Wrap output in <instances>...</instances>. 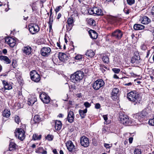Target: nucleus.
<instances>
[{
	"label": "nucleus",
	"mask_w": 154,
	"mask_h": 154,
	"mask_svg": "<svg viewBox=\"0 0 154 154\" xmlns=\"http://www.w3.org/2000/svg\"><path fill=\"white\" fill-rule=\"evenodd\" d=\"M127 97L128 99L132 102L134 105L140 103L141 100L140 94L135 91H133L128 93Z\"/></svg>",
	"instance_id": "f257e3e1"
},
{
	"label": "nucleus",
	"mask_w": 154,
	"mask_h": 154,
	"mask_svg": "<svg viewBox=\"0 0 154 154\" xmlns=\"http://www.w3.org/2000/svg\"><path fill=\"white\" fill-rule=\"evenodd\" d=\"M84 76V73L82 71H77L71 75L70 76V80L73 82L76 83L81 80L83 79Z\"/></svg>",
	"instance_id": "f03ea898"
},
{
	"label": "nucleus",
	"mask_w": 154,
	"mask_h": 154,
	"mask_svg": "<svg viewBox=\"0 0 154 154\" xmlns=\"http://www.w3.org/2000/svg\"><path fill=\"white\" fill-rule=\"evenodd\" d=\"M88 12L91 15H100L103 14L102 10L98 7H94L89 8Z\"/></svg>",
	"instance_id": "7ed1b4c3"
},
{
	"label": "nucleus",
	"mask_w": 154,
	"mask_h": 154,
	"mask_svg": "<svg viewBox=\"0 0 154 154\" xmlns=\"http://www.w3.org/2000/svg\"><path fill=\"white\" fill-rule=\"evenodd\" d=\"M145 115L143 112L137 113L133 115V117L134 119H136L135 122H137L138 124V122H142L144 119Z\"/></svg>",
	"instance_id": "20e7f679"
},
{
	"label": "nucleus",
	"mask_w": 154,
	"mask_h": 154,
	"mask_svg": "<svg viewBox=\"0 0 154 154\" xmlns=\"http://www.w3.org/2000/svg\"><path fill=\"white\" fill-rule=\"evenodd\" d=\"M104 81L102 79H98L93 84L92 87L95 90H97L102 87L104 85Z\"/></svg>",
	"instance_id": "39448f33"
},
{
	"label": "nucleus",
	"mask_w": 154,
	"mask_h": 154,
	"mask_svg": "<svg viewBox=\"0 0 154 154\" xmlns=\"http://www.w3.org/2000/svg\"><path fill=\"white\" fill-rule=\"evenodd\" d=\"M31 79L34 82H37L40 80L39 75L35 70H32L30 72Z\"/></svg>",
	"instance_id": "423d86ee"
},
{
	"label": "nucleus",
	"mask_w": 154,
	"mask_h": 154,
	"mask_svg": "<svg viewBox=\"0 0 154 154\" xmlns=\"http://www.w3.org/2000/svg\"><path fill=\"white\" fill-rule=\"evenodd\" d=\"M15 136L17 138L23 140L25 137V132L21 128H18L15 133Z\"/></svg>",
	"instance_id": "0eeeda50"
},
{
	"label": "nucleus",
	"mask_w": 154,
	"mask_h": 154,
	"mask_svg": "<svg viewBox=\"0 0 154 154\" xmlns=\"http://www.w3.org/2000/svg\"><path fill=\"white\" fill-rule=\"evenodd\" d=\"M29 30L31 34H33L39 30V28L36 24L31 23L29 25Z\"/></svg>",
	"instance_id": "6e6552de"
},
{
	"label": "nucleus",
	"mask_w": 154,
	"mask_h": 154,
	"mask_svg": "<svg viewBox=\"0 0 154 154\" xmlns=\"http://www.w3.org/2000/svg\"><path fill=\"white\" fill-rule=\"evenodd\" d=\"M123 35V32L120 29H117L112 32L111 36L116 39L119 40L121 38Z\"/></svg>",
	"instance_id": "1a4fd4ad"
},
{
	"label": "nucleus",
	"mask_w": 154,
	"mask_h": 154,
	"mask_svg": "<svg viewBox=\"0 0 154 154\" xmlns=\"http://www.w3.org/2000/svg\"><path fill=\"white\" fill-rule=\"evenodd\" d=\"M39 97L44 103L48 104L50 101V97L45 93H41L39 95Z\"/></svg>",
	"instance_id": "9d476101"
},
{
	"label": "nucleus",
	"mask_w": 154,
	"mask_h": 154,
	"mask_svg": "<svg viewBox=\"0 0 154 154\" xmlns=\"http://www.w3.org/2000/svg\"><path fill=\"white\" fill-rule=\"evenodd\" d=\"M51 50L49 47H45L41 50V54L42 56L47 57L50 55Z\"/></svg>",
	"instance_id": "9b49d317"
},
{
	"label": "nucleus",
	"mask_w": 154,
	"mask_h": 154,
	"mask_svg": "<svg viewBox=\"0 0 154 154\" xmlns=\"http://www.w3.org/2000/svg\"><path fill=\"white\" fill-rule=\"evenodd\" d=\"M80 143L82 146L88 147L89 143L88 138L85 136L82 137L80 138Z\"/></svg>",
	"instance_id": "f8f14e48"
},
{
	"label": "nucleus",
	"mask_w": 154,
	"mask_h": 154,
	"mask_svg": "<svg viewBox=\"0 0 154 154\" xmlns=\"http://www.w3.org/2000/svg\"><path fill=\"white\" fill-rule=\"evenodd\" d=\"M5 41L11 47H14L15 44V40L13 38L10 37H7L5 38Z\"/></svg>",
	"instance_id": "ddd939ff"
},
{
	"label": "nucleus",
	"mask_w": 154,
	"mask_h": 154,
	"mask_svg": "<svg viewBox=\"0 0 154 154\" xmlns=\"http://www.w3.org/2000/svg\"><path fill=\"white\" fill-rule=\"evenodd\" d=\"M119 92V89L117 88H114L111 93L112 98L114 100L116 101L117 100L118 94Z\"/></svg>",
	"instance_id": "4468645a"
},
{
	"label": "nucleus",
	"mask_w": 154,
	"mask_h": 154,
	"mask_svg": "<svg viewBox=\"0 0 154 154\" xmlns=\"http://www.w3.org/2000/svg\"><path fill=\"white\" fill-rule=\"evenodd\" d=\"M66 146L67 149L69 151L72 152L74 151L75 149V146L74 145L72 142L71 141L67 142L66 143Z\"/></svg>",
	"instance_id": "2eb2a0df"
},
{
	"label": "nucleus",
	"mask_w": 154,
	"mask_h": 154,
	"mask_svg": "<svg viewBox=\"0 0 154 154\" xmlns=\"http://www.w3.org/2000/svg\"><path fill=\"white\" fill-rule=\"evenodd\" d=\"M74 23L72 17H70L67 20V24L66 25V29L68 31H70Z\"/></svg>",
	"instance_id": "dca6fc26"
},
{
	"label": "nucleus",
	"mask_w": 154,
	"mask_h": 154,
	"mask_svg": "<svg viewBox=\"0 0 154 154\" xmlns=\"http://www.w3.org/2000/svg\"><path fill=\"white\" fill-rule=\"evenodd\" d=\"M123 124L125 126L136 125H137V123L133 121L131 119H129L128 117L127 118V119L124 121V122Z\"/></svg>",
	"instance_id": "f3484780"
},
{
	"label": "nucleus",
	"mask_w": 154,
	"mask_h": 154,
	"mask_svg": "<svg viewBox=\"0 0 154 154\" xmlns=\"http://www.w3.org/2000/svg\"><path fill=\"white\" fill-rule=\"evenodd\" d=\"M32 48L29 46L24 47L22 49V51L23 53L26 55H29L31 52Z\"/></svg>",
	"instance_id": "a211bd4d"
},
{
	"label": "nucleus",
	"mask_w": 154,
	"mask_h": 154,
	"mask_svg": "<svg viewBox=\"0 0 154 154\" xmlns=\"http://www.w3.org/2000/svg\"><path fill=\"white\" fill-rule=\"evenodd\" d=\"M67 120L69 123H72L73 122L74 119L73 112L71 111L68 112L67 117Z\"/></svg>",
	"instance_id": "6ab92c4d"
},
{
	"label": "nucleus",
	"mask_w": 154,
	"mask_h": 154,
	"mask_svg": "<svg viewBox=\"0 0 154 154\" xmlns=\"http://www.w3.org/2000/svg\"><path fill=\"white\" fill-rule=\"evenodd\" d=\"M140 21L142 23L144 24H147L150 21V19L146 16H143Z\"/></svg>",
	"instance_id": "aec40b11"
},
{
	"label": "nucleus",
	"mask_w": 154,
	"mask_h": 154,
	"mask_svg": "<svg viewBox=\"0 0 154 154\" xmlns=\"http://www.w3.org/2000/svg\"><path fill=\"white\" fill-rule=\"evenodd\" d=\"M89 33L91 37L93 39H96L98 37V34L94 30H90Z\"/></svg>",
	"instance_id": "412c9836"
},
{
	"label": "nucleus",
	"mask_w": 154,
	"mask_h": 154,
	"mask_svg": "<svg viewBox=\"0 0 154 154\" xmlns=\"http://www.w3.org/2000/svg\"><path fill=\"white\" fill-rule=\"evenodd\" d=\"M60 60L63 62L65 61V60H67V56L66 54L63 53H59L58 56Z\"/></svg>",
	"instance_id": "4be33fe9"
},
{
	"label": "nucleus",
	"mask_w": 154,
	"mask_h": 154,
	"mask_svg": "<svg viewBox=\"0 0 154 154\" xmlns=\"http://www.w3.org/2000/svg\"><path fill=\"white\" fill-rule=\"evenodd\" d=\"M62 126V123L60 121L56 120L55 122V128L57 130H60Z\"/></svg>",
	"instance_id": "5701e85b"
},
{
	"label": "nucleus",
	"mask_w": 154,
	"mask_h": 154,
	"mask_svg": "<svg viewBox=\"0 0 154 154\" xmlns=\"http://www.w3.org/2000/svg\"><path fill=\"white\" fill-rule=\"evenodd\" d=\"M36 101V99L35 97H30L28 98V104L29 105H32Z\"/></svg>",
	"instance_id": "b1692460"
},
{
	"label": "nucleus",
	"mask_w": 154,
	"mask_h": 154,
	"mask_svg": "<svg viewBox=\"0 0 154 154\" xmlns=\"http://www.w3.org/2000/svg\"><path fill=\"white\" fill-rule=\"evenodd\" d=\"M128 118V116L125 114H123L122 113H121L120 114V121L122 124L124 122V121L127 119Z\"/></svg>",
	"instance_id": "393cba45"
},
{
	"label": "nucleus",
	"mask_w": 154,
	"mask_h": 154,
	"mask_svg": "<svg viewBox=\"0 0 154 154\" xmlns=\"http://www.w3.org/2000/svg\"><path fill=\"white\" fill-rule=\"evenodd\" d=\"M35 152L38 153L47 154V151L44 150L43 148L42 147H40L37 148L35 150Z\"/></svg>",
	"instance_id": "a878e982"
},
{
	"label": "nucleus",
	"mask_w": 154,
	"mask_h": 154,
	"mask_svg": "<svg viewBox=\"0 0 154 154\" xmlns=\"http://www.w3.org/2000/svg\"><path fill=\"white\" fill-rule=\"evenodd\" d=\"M144 28V26L140 24H136L134 25V28L135 30H142Z\"/></svg>",
	"instance_id": "bb28decb"
},
{
	"label": "nucleus",
	"mask_w": 154,
	"mask_h": 154,
	"mask_svg": "<svg viewBox=\"0 0 154 154\" xmlns=\"http://www.w3.org/2000/svg\"><path fill=\"white\" fill-rule=\"evenodd\" d=\"M87 111V109L86 108L84 110L80 109L79 110V114L82 119L84 118Z\"/></svg>",
	"instance_id": "cd10ccee"
},
{
	"label": "nucleus",
	"mask_w": 154,
	"mask_h": 154,
	"mask_svg": "<svg viewBox=\"0 0 154 154\" xmlns=\"http://www.w3.org/2000/svg\"><path fill=\"white\" fill-rule=\"evenodd\" d=\"M3 84L5 89L6 90H10L12 88V87L11 84H8L5 81L3 82Z\"/></svg>",
	"instance_id": "c85d7f7f"
},
{
	"label": "nucleus",
	"mask_w": 154,
	"mask_h": 154,
	"mask_svg": "<svg viewBox=\"0 0 154 154\" xmlns=\"http://www.w3.org/2000/svg\"><path fill=\"white\" fill-rule=\"evenodd\" d=\"M11 115L10 110L8 109H4L2 113V116L6 118H8Z\"/></svg>",
	"instance_id": "c756f323"
},
{
	"label": "nucleus",
	"mask_w": 154,
	"mask_h": 154,
	"mask_svg": "<svg viewBox=\"0 0 154 154\" xmlns=\"http://www.w3.org/2000/svg\"><path fill=\"white\" fill-rule=\"evenodd\" d=\"M13 140H11L10 141L9 145V149L10 151H12L15 149L16 144L13 141Z\"/></svg>",
	"instance_id": "7c9ffc66"
},
{
	"label": "nucleus",
	"mask_w": 154,
	"mask_h": 154,
	"mask_svg": "<svg viewBox=\"0 0 154 154\" xmlns=\"http://www.w3.org/2000/svg\"><path fill=\"white\" fill-rule=\"evenodd\" d=\"M0 59L5 62V63L7 64L11 62V60L8 57L6 56H1L0 57Z\"/></svg>",
	"instance_id": "2f4dec72"
},
{
	"label": "nucleus",
	"mask_w": 154,
	"mask_h": 154,
	"mask_svg": "<svg viewBox=\"0 0 154 154\" xmlns=\"http://www.w3.org/2000/svg\"><path fill=\"white\" fill-rule=\"evenodd\" d=\"M94 53L91 50H88L85 53V55L90 57H92L94 55Z\"/></svg>",
	"instance_id": "473e14b6"
},
{
	"label": "nucleus",
	"mask_w": 154,
	"mask_h": 154,
	"mask_svg": "<svg viewBox=\"0 0 154 154\" xmlns=\"http://www.w3.org/2000/svg\"><path fill=\"white\" fill-rule=\"evenodd\" d=\"M87 23L90 25H95V21L92 18H87Z\"/></svg>",
	"instance_id": "72a5a7b5"
},
{
	"label": "nucleus",
	"mask_w": 154,
	"mask_h": 154,
	"mask_svg": "<svg viewBox=\"0 0 154 154\" xmlns=\"http://www.w3.org/2000/svg\"><path fill=\"white\" fill-rule=\"evenodd\" d=\"M33 120L35 123H37L41 121V119L39 116L36 115L34 116Z\"/></svg>",
	"instance_id": "f704fd0d"
},
{
	"label": "nucleus",
	"mask_w": 154,
	"mask_h": 154,
	"mask_svg": "<svg viewBox=\"0 0 154 154\" xmlns=\"http://www.w3.org/2000/svg\"><path fill=\"white\" fill-rule=\"evenodd\" d=\"M42 136L41 135H38L36 134H34L32 136V139L33 140H39L41 138Z\"/></svg>",
	"instance_id": "c9c22d12"
},
{
	"label": "nucleus",
	"mask_w": 154,
	"mask_h": 154,
	"mask_svg": "<svg viewBox=\"0 0 154 154\" xmlns=\"http://www.w3.org/2000/svg\"><path fill=\"white\" fill-rule=\"evenodd\" d=\"M102 60L104 63H108L109 62V57L106 55L103 56Z\"/></svg>",
	"instance_id": "e433bc0d"
},
{
	"label": "nucleus",
	"mask_w": 154,
	"mask_h": 154,
	"mask_svg": "<svg viewBox=\"0 0 154 154\" xmlns=\"http://www.w3.org/2000/svg\"><path fill=\"white\" fill-rule=\"evenodd\" d=\"M14 120L15 122L18 124L20 122V120L19 117L17 115L15 116Z\"/></svg>",
	"instance_id": "4c0bfd02"
},
{
	"label": "nucleus",
	"mask_w": 154,
	"mask_h": 154,
	"mask_svg": "<svg viewBox=\"0 0 154 154\" xmlns=\"http://www.w3.org/2000/svg\"><path fill=\"white\" fill-rule=\"evenodd\" d=\"M53 137L52 135L48 134L46 137V139L49 141H51L53 140Z\"/></svg>",
	"instance_id": "58836bf2"
},
{
	"label": "nucleus",
	"mask_w": 154,
	"mask_h": 154,
	"mask_svg": "<svg viewBox=\"0 0 154 154\" xmlns=\"http://www.w3.org/2000/svg\"><path fill=\"white\" fill-rule=\"evenodd\" d=\"M141 151L140 149H136L134 151V154H141Z\"/></svg>",
	"instance_id": "ea45409f"
},
{
	"label": "nucleus",
	"mask_w": 154,
	"mask_h": 154,
	"mask_svg": "<svg viewBox=\"0 0 154 154\" xmlns=\"http://www.w3.org/2000/svg\"><path fill=\"white\" fill-rule=\"evenodd\" d=\"M147 137L149 139V141H151L152 139V134L151 133H148L147 135Z\"/></svg>",
	"instance_id": "a19ab883"
},
{
	"label": "nucleus",
	"mask_w": 154,
	"mask_h": 154,
	"mask_svg": "<svg viewBox=\"0 0 154 154\" xmlns=\"http://www.w3.org/2000/svg\"><path fill=\"white\" fill-rule=\"evenodd\" d=\"M112 71L116 73H119L120 71V69H119L114 68L112 69Z\"/></svg>",
	"instance_id": "79ce46f5"
},
{
	"label": "nucleus",
	"mask_w": 154,
	"mask_h": 154,
	"mask_svg": "<svg viewBox=\"0 0 154 154\" xmlns=\"http://www.w3.org/2000/svg\"><path fill=\"white\" fill-rule=\"evenodd\" d=\"M127 3L129 5H131L134 4L135 0H127Z\"/></svg>",
	"instance_id": "37998d69"
},
{
	"label": "nucleus",
	"mask_w": 154,
	"mask_h": 154,
	"mask_svg": "<svg viewBox=\"0 0 154 154\" xmlns=\"http://www.w3.org/2000/svg\"><path fill=\"white\" fill-rule=\"evenodd\" d=\"M149 124L152 126H154V118L149 119Z\"/></svg>",
	"instance_id": "c03bdc74"
},
{
	"label": "nucleus",
	"mask_w": 154,
	"mask_h": 154,
	"mask_svg": "<svg viewBox=\"0 0 154 154\" xmlns=\"http://www.w3.org/2000/svg\"><path fill=\"white\" fill-rule=\"evenodd\" d=\"M82 56L81 55L78 54L75 57V59L77 60H80L82 59Z\"/></svg>",
	"instance_id": "a18cd8bd"
},
{
	"label": "nucleus",
	"mask_w": 154,
	"mask_h": 154,
	"mask_svg": "<svg viewBox=\"0 0 154 154\" xmlns=\"http://www.w3.org/2000/svg\"><path fill=\"white\" fill-rule=\"evenodd\" d=\"M138 61L136 59L133 57L131 59V62L133 63H137Z\"/></svg>",
	"instance_id": "49530a36"
},
{
	"label": "nucleus",
	"mask_w": 154,
	"mask_h": 154,
	"mask_svg": "<svg viewBox=\"0 0 154 154\" xmlns=\"http://www.w3.org/2000/svg\"><path fill=\"white\" fill-rule=\"evenodd\" d=\"M53 21V16H51V17H50V16L49 18V21L48 22V24H50V23L52 24V23Z\"/></svg>",
	"instance_id": "de8ad7c7"
},
{
	"label": "nucleus",
	"mask_w": 154,
	"mask_h": 154,
	"mask_svg": "<svg viewBox=\"0 0 154 154\" xmlns=\"http://www.w3.org/2000/svg\"><path fill=\"white\" fill-rule=\"evenodd\" d=\"M84 105L86 108L89 107L91 106V104L87 102H85L84 103Z\"/></svg>",
	"instance_id": "09e8293b"
},
{
	"label": "nucleus",
	"mask_w": 154,
	"mask_h": 154,
	"mask_svg": "<svg viewBox=\"0 0 154 154\" xmlns=\"http://www.w3.org/2000/svg\"><path fill=\"white\" fill-rule=\"evenodd\" d=\"M103 118L105 121V124H107L106 121L108 119V117L107 115H103Z\"/></svg>",
	"instance_id": "8fccbe9b"
},
{
	"label": "nucleus",
	"mask_w": 154,
	"mask_h": 154,
	"mask_svg": "<svg viewBox=\"0 0 154 154\" xmlns=\"http://www.w3.org/2000/svg\"><path fill=\"white\" fill-rule=\"evenodd\" d=\"M61 8L62 7L61 6L57 7L55 9V11H56V13H57L58 12Z\"/></svg>",
	"instance_id": "3c124183"
},
{
	"label": "nucleus",
	"mask_w": 154,
	"mask_h": 154,
	"mask_svg": "<svg viewBox=\"0 0 154 154\" xmlns=\"http://www.w3.org/2000/svg\"><path fill=\"white\" fill-rule=\"evenodd\" d=\"M135 58H136V59L138 61L139 60H140V56L138 54H137V55H136L135 54L133 56Z\"/></svg>",
	"instance_id": "603ef678"
},
{
	"label": "nucleus",
	"mask_w": 154,
	"mask_h": 154,
	"mask_svg": "<svg viewBox=\"0 0 154 154\" xmlns=\"http://www.w3.org/2000/svg\"><path fill=\"white\" fill-rule=\"evenodd\" d=\"M124 85L125 86H131L132 85H134L133 83L131 82H129L128 83H125Z\"/></svg>",
	"instance_id": "864d4df0"
},
{
	"label": "nucleus",
	"mask_w": 154,
	"mask_h": 154,
	"mask_svg": "<svg viewBox=\"0 0 154 154\" xmlns=\"http://www.w3.org/2000/svg\"><path fill=\"white\" fill-rule=\"evenodd\" d=\"M141 48L143 50H145L146 49V46L144 44H142L141 46Z\"/></svg>",
	"instance_id": "5fc2aeb1"
},
{
	"label": "nucleus",
	"mask_w": 154,
	"mask_h": 154,
	"mask_svg": "<svg viewBox=\"0 0 154 154\" xmlns=\"http://www.w3.org/2000/svg\"><path fill=\"white\" fill-rule=\"evenodd\" d=\"M124 11L126 14H128L130 12V10L127 8H125L124 9Z\"/></svg>",
	"instance_id": "6e6d98bb"
},
{
	"label": "nucleus",
	"mask_w": 154,
	"mask_h": 154,
	"mask_svg": "<svg viewBox=\"0 0 154 154\" xmlns=\"http://www.w3.org/2000/svg\"><path fill=\"white\" fill-rule=\"evenodd\" d=\"M95 107L96 109H99L100 107V104L99 103H97L95 104Z\"/></svg>",
	"instance_id": "4d7b16f0"
},
{
	"label": "nucleus",
	"mask_w": 154,
	"mask_h": 154,
	"mask_svg": "<svg viewBox=\"0 0 154 154\" xmlns=\"http://www.w3.org/2000/svg\"><path fill=\"white\" fill-rule=\"evenodd\" d=\"M104 146L106 148H109L111 147V146H110V144H109L105 143Z\"/></svg>",
	"instance_id": "13d9d810"
},
{
	"label": "nucleus",
	"mask_w": 154,
	"mask_h": 154,
	"mask_svg": "<svg viewBox=\"0 0 154 154\" xmlns=\"http://www.w3.org/2000/svg\"><path fill=\"white\" fill-rule=\"evenodd\" d=\"M133 138L132 137H129L128 139L129 142L130 143H132L133 140Z\"/></svg>",
	"instance_id": "bf43d9fd"
},
{
	"label": "nucleus",
	"mask_w": 154,
	"mask_h": 154,
	"mask_svg": "<svg viewBox=\"0 0 154 154\" xmlns=\"http://www.w3.org/2000/svg\"><path fill=\"white\" fill-rule=\"evenodd\" d=\"M77 97L80 98L82 97V94L81 93H79L76 94Z\"/></svg>",
	"instance_id": "052dcab7"
},
{
	"label": "nucleus",
	"mask_w": 154,
	"mask_h": 154,
	"mask_svg": "<svg viewBox=\"0 0 154 154\" xmlns=\"http://www.w3.org/2000/svg\"><path fill=\"white\" fill-rule=\"evenodd\" d=\"M10 151L9 149V150H7L4 152V154H10L9 151Z\"/></svg>",
	"instance_id": "680f3d73"
},
{
	"label": "nucleus",
	"mask_w": 154,
	"mask_h": 154,
	"mask_svg": "<svg viewBox=\"0 0 154 154\" xmlns=\"http://www.w3.org/2000/svg\"><path fill=\"white\" fill-rule=\"evenodd\" d=\"M123 143H124V144L125 145V146L126 145H127L128 143V141L127 139H126V140H125L123 142Z\"/></svg>",
	"instance_id": "e2e57ef3"
},
{
	"label": "nucleus",
	"mask_w": 154,
	"mask_h": 154,
	"mask_svg": "<svg viewBox=\"0 0 154 154\" xmlns=\"http://www.w3.org/2000/svg\"><path fill=\"white\" fill-rule=\"evenodd\" d=\"M151 13L152 15H154V6L152 8Z\"/></svg>",
	"instance_id": "0e129e2a"
},
{
	"label": "nucleus",
	"mask_w": 154,
	"mask_h": 154,
	"mask_svg": "<svg viewBox=\"0 0 154 154\" xmlns=\"http://www.w3.org/2000/svg\"><path fill=\"white\" fill-rule=\"evenodd\" d=\"M53 152L54 153V154H58L57 150L56 149H53Z\"/></svg>",
	"instance_id": "69168bd1"
},
{
	"label": "nucleus",
	"mask_w": 154,
	"mask_h": 154,
	"mask_svg": "<svg viewBox=\"0 0 154 154\" xmlns=\"http://www.w3.org/2000/svg\"><path fill=\"white\" fill-rule=\"evenodd\" d=\"M12 66L13 68H15L16 66V65L15 63L14 62H12Z\"/></svg>",
	"instance_id": "338daca9"
},
{
	"label": "nucleus",
	"mask_w": 154,
	"mask_h": 154,
	"mask_svg": "<svg viewBox=\"0 0 154 154\" xmlns=\"http://www.w3.org/2000/svg\"><path fill=\"white\" fill-rule=\"evenodd\" d=\"M7 52V50L6 49H4L3 50V53L4 54H6Z\"/></svg>",
	"instance_id": "774afa93"
}]
</instances>
